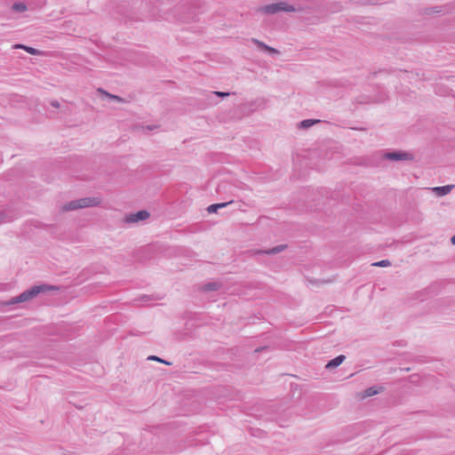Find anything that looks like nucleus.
<instances>
[{
    "mask_svg": "<svg viewBox=\"0 0 455 455\" xmlns=\"http://www.w3.org/2000/svg\"><path fill=\"white\" fill-rule=\"evenodd\" d=\"M149 217V213L147 211H139L134 214H131L126 217L125 220L127 223H135L140 220H145Z\"/></svg>",
    "mask_w": 455,
    "mask_h": 455,
    "instance_id": "nucleus-5",
    "label": "nucleus"
},
{
    "mask_svg": "<svg viewBox=\"0 0 455 455\" xmlns=\"http://www.w3.org/2000/svg\"><path fill=\"white\" fill-rule=\"evenodd\" d=\"M384 158L391 161H407L412 160L413 156L408 152L403 151H395V152H387L384 155Z\"/></svg>",
    "mask_w": 455,
    "mask_h": 455,
    "instance_id": "nucleus-4",
    "label": "nucleus"
},
{
    "mask_svg": "<svg viewBox=\"0 0 455 455\" xmlns=\"http://www.w3.org/2000/svg\"><path fill=\"white\" fill-rule=\"evenodd\" d=\"M12 10L18 12H22L27 10V5L21 2L14 3L12 5Z\"/></svg>",
    "mask_w": 455,
    "mask_h": 455,
    "instance_id": "nucleus-14",
    "label": "nucleus"
},
{
    "mask_svg": "<svg viewBox=\"0 0 455 455\" xmlns=\"http://www.w3.org/2000/svg\"><path fill=\"white\" fill-rule=\"evenodd\" d=\"M148 360L160 362V363L167 364V365L171 364V363H169V362H167V361H165V360H164V359H162V358H160V357H158L156 355H149L148 357Z\"/></svg>",
    "mask_w": 455,
    "mask_h": 455,
    "instance_id": "nucleus-16",
    "label": "nucleus"
},
{
    "mask_svg": "<svg viewBox=\"0 0 455 455\" xmlns=\"http://www.w3.org/2000/svg\"><path fill=\"white\" fill-rule=\"evenodd\" d=\"M452 188H453L452 185H447V186H442V187H435L432 189H433V191L435 192V194L438 196H443L449 194L451 191Z\"/></svg>",
    "mask_w": 455,
    "mask_h": 455,
    "instance_id": "nucleus-7",
    "label": "nucleus"
},
{
    "mask_svg": "<svg viewBox=\"0 0 455 455\" xmlns=\"http://www.w3.org/2000/svg\"><path fill=\"white\" fill-rule=\"evenodd\" d=\"M13 48H15V49H23L27 52H28L30 54H33V55H38L40 53V52L37 49H35V48L30 47V46L24 45V44H15L13 46Z\"/></svg>",
    "mask_w": 455,
    "mask_h": 455,
    "instance_id": "nucleus-11",
    "label": "nucleus"
},
{
    "mask_svg": "<svg viewBox=\"0 0 455 455\" xmlns=\"http://www.w3.org/2000/svg\"><path fill=\"white\" fill-rule=\"evenodd\" d=\"M58 290L57 287L48 284H41V285H35L31 287L30 289L21 292L20 295L13 297L12 299H10L8 302H6V305H14L21 302L28 301L35 297H36L39 293H44L49 291Z\"/></svg>",
    "mask_w": 455,
    "mask_h": 455,
    "instance_id": "nucleus-1",
    "label": "nucleus"
},
{
    "mask_svg": "<svg viewBox=\"0 0 455 455\" xmlns=\"http://www.w3.org/2000/svg\"><path fill=\"white\" fill-rule=\"evenodd\" d=\"M139 299L141 303H149L153 298L150 295H143Z\"/></svg>",
    "mask_w": 455,
    "mask_h": 455,
    "instance_id": "nucleus-19",
    "label": "nucleus"
},
{
    "mask_svg": "<svg viewBox=\"0 0 455 455\" xmlns=\"http://www.w3.org/2000/svg\"><path fill=\"white\" fill-rule=\"evenodd\" d=\"M215 204L217 206H219V210L228 207V206L235 205L237 207L233 209V211H235L236 209H240V207H241V204L239 202H235L234 200H230L228 202H225V203Z\"/></svg>",
    "mask_w": 455,
    "mask_h": 455,
    "instance_id": "nucleus-13",
    "label": "nucleus"
},
{
    "mask_svg": "<svg viewBox=\"0 0 455 455\" xmlns=\"http://www.w3.org/2000/svg\"><path fill=\"white\" fill-rule=\"evenodd\" d=\"M321 121L318 120V119H305L303 121H301L299 124V128L300 129H307L311 126H313L314 124H317V123H320Z\"/></svg>",
    "mask_w": 455,
    "mask_h": 455,
    "instance_id": "nucleus-10",
    "label": "nucleus"
},
{
    "mask_svg": "<svg viewBox=\"0 0 455 455\" xmlns=\"http://www.w3.org/2000/svg\"><path fill=\"white\" fill-rule=\"evenodd\" d=\"M221 287V283L220 282H209L203 286V291H218Z\"/></svg>",
    "mask_w": 455,
    "mask_h": 455,
    "instance_id": "nucleus-9",
    "label": "nucleus"
},
{
    "mask_svg": "<svg viewBox=\"0 0 455 455\" xmlns=\"http://www.w3.org/2000/svg\"><path fill=\"white\" fill-rule=\"evenodd\" d=\"M219 211V206H217L215 204H211L207 207V212L209 213H216Z\"/></svg>",
    "mask_w": 455,
    "mask_h": 455,
    "instance_id": "nucleus-18",
    "label": "nucleus"
},
{
    "mask_svg": "<svg viewBox=\"0 0 455 455\" xmlns=\"http://www.w3.org/2000/svg\"><path fill=\"white\" fill-rule=\"evenodd\" d=\"M285 247H286V245L281 244V245L275 246L272 249L267 250V251H259L258 253L276 254V253L283 251Z\"/></svg>",
    "mask_w": 455,
    "mask_h": 455,
    "instance_id": "nucleus-12",
    "label": "nucleus"
},
{
    "mask_svg": "<svg viewBox=\"0 0 455 455\" xmlns=\"http://www.w3.org/2000/svg\"><path fill=\"white\" fill-rule=\"evenodd\" d=\"M51 106L55 108H60V102L58 100H52L51 101Z\"/></svg>",
    "mask_w": 455,
    "mask_h": 455,
    "instance_id": "nucleus-22",
    "label": "nucleus"
},
{
    "mask_svg": "<svg viewBox=\"0 0 455 455\" xmlns=\"http://www.w3.org/2000/svg\"><path fill=\"white\" fill-rule=\"evenodd\" d=\"M390 265H391V263H390V261L388 259H383V260L372 263V266H374V267H388Z\"/></svg>",
    "mask_w": 455,
    "mask_h": 455,
    "instance_id": "nucleus-15",
    "label": "nucleus"
},
{
    "mask_svg": "<svg viewBox=\"0 0 455 455\" xmlns=\"http://www.w3.org/2000/svg\"><path fill=\"white\" fill-rule=\"evenodd\" d=\"M252 43L255 44L257 46H259V48L270 52V53H278V51L275 50V48L273 47H270L268 45H267L265 43L258 40V39H255V38H252L251 39Z\"/></svg>",
    "mask_w": 455,
    "mask_h": 455,
    "instance_id": "nucleus-8",
    "label": "nucleus"
},
{
    "mask_svg": "<svg viewBox=\"0 0 455 455\" xmlns=\"http://www.w3.org/2000/svg\"><path fill=\"white\" fill-rule=\"evenodd\" d=\"M100 204V200L96 197H84L77 200H73L65 204L62 206V211L68 212L77 209H82L90 206H95Z\"/></svg>",
    "mask_w": 455,
    "mask_h": 455,
    "instance_id": "nucleus-2",
    "label": "nucleus"
},
{
    "mask_svg": "<svg viewBox=\"0 0 455 455\" xmlns=\"http://www.w3.org/2000/svg\"><path fill=\"white\" fill-rule=\"evenodd\" d=\"M346 359V356L343 355H339L335 358L329 361L325 366L326 369H334L340 365Z\"/></svg>",
    "mask_w": 455,
    "mask_h": 455,
    "instance_id": "nucleus-6",
    "label": "nucleus"
},
{
    "mask_svg": "<svg viewBox=\"0 0 455 455\" xmlns=\"http://www.w3.org/2000/svg\"><path fill=\"white\" fill-rule=\"evenodd\" d=\"M451 242L455 245V235L451 237Z\"/></svg>",
    "mask_w": 455,
    "mask_h": 455,
    "instance_id": "nucleus-23",
    "label": "nucleus"
},
{
    "mask_svg": "<svg viewBox=\"0 0 455 455\" xmlns=\"http://www.w3.org/2000/svg\"><path fill=\"white\" fill-rule=\"evenodd\" d=\"M378 394V390H376L374 387H369L365 390L364 396H371Z\"/></svg>",
    "mask_w": 455,
    "mask_h": 455,
    "instance_id": "nucleus-17",
    "label": "nucleus"
},
{
    "mask_svg": "<svg viewBox=\"0 0 455 455\" xmlns=\"http://www.w3.org/2000/svg\"><path fill=\"white\" fill-rule=\"evenodd\" d=\"M212 93L219 97H227L229 95V92H212Z\"/></svg>",
    "mask_w": 455,
    "mask_h": 455,
    "instance_id": "nucleus-21",
    "label": "nucleus"
},
{
    "mask_svg": "<svg viewBox=\"0 0 455 455\" xmlns=\"http://www.w3.org/2000/svg\"><path fill=\"white\" fill-rule=\"evenodd\" d=\"M259 11L265 14H275L277 12H291L295 11V7L291 4H289L285 2H279L275 4H270L264 5L259 9Z\"/></svg>",
    "mask_w": 455,
    "mask_h": 455,
    "instance_id": "nucleus-3",
    "label": "nucleus"
},
{
    "mask_svg": "<svg viewBox=\"0 0 455 455\" xmlns=\"http://www.w3.org/2000/svg\"><path fill=\"white\" fill-rule=\"evenodd\" d=\"M107 96L112 100H115L116 101H119V102H123L124 100L122 98H120L119 96H116V95H113V94H110V93H106Z\"/></svg>",
    "mask_w": 455,
    "mask_h": 455,
    "instance_id": "nucleus-20",
    "label": "nucleus"
}]
</instances>
